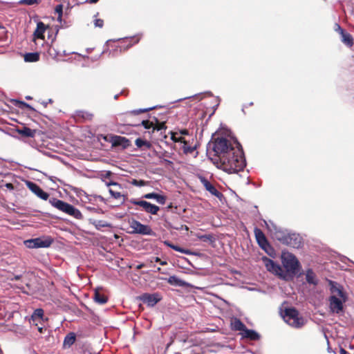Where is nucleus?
<instances>
[{
  "instance_id": "56",
  "label": "nucleus",
  "mask_w": 354,
  "mask_h": 354,
  "mask_svg": "<svg viewBox=\"0 0 354 354\" xmlns=\"http://www.w3.org/2000/svg\"><path fill=\"white\" fill-rule=\"evenodd\" d=\"M161 265H166L167 263L165 261H160Z\"/></svg>"
},
{
  "instance_id": "5",
  "label": "nucleus",
  "mask_w": 354,
  "mask_h": 354,
  "mask_svg": "<svg viewBox=\"0 0 354 354\" xmlns=\"http://www.w3.org/2000/svg\"><path fill=\"white\" fill-rule=\"evenodd\" d=\"M49 203L54 207L70 216H73L75 218L81 219L82 218V214L81 212L69 203H67L63 201L59 200L55 198H50L49 200Z\"/></svg>"
},
{
  "instance_id": "15",
  "label": "nucleus",
  "mask_w": 354,
  "mask_h": 354,
  "mask_svg": "<svg viewBox=\"0 0 354 354\" xmlns=\"http://www.w3.org/2000/svg\"><path fill=\"white\" fill-rule=\"evenodd\" d=\"M201 181L206 190H207L210 194L212 195L220 197L222 194L221 192H219L216 188L209 182L205 178H201Z\"/></svg>"
},
{
  "instance_id": "62",
  "label": "nucleus",
  "mask_w": 354,
  "mask_h": 354,
  "mask_svg": "<svg viewBox=\"0 0 354 354\" xmlns=\"http://www.w3.org/2000/svg\"><path fill=\"white\" fill-rule=\"evenodd\" d=\"M0 354H3V353H2V351H1V349H0Z\"/></svg>"
},
{
  "instance_id": "60",
  "label": "nucleus",
  "mask_w": 354,
  "mask_h": 354,
  "mask_svg": "<svg viewBox=\"0 0 354 354\" xmlns=\"http://www.w3.org/2000/svg\"><path fill=\"white\" fill-rule=\"evenodd\" d=\"M131 46H132V44H129V45H128V46H127V48H129Z\"/></svg>"
},
{
  "instance_id": "6",
  "label": "nucleus",
  "mask_w": 354,
  "mask_h": 354,
  "mask_svg": "<svg viewBox=\"0 0 354 354\" xmlns=\"http://www.w3.org/2000/svg\"><path fill=\"white\" fill-rule=\"evenodd\" d=\"M282 263L288 272L295 273L299 268V263L297 259L289 252H284L281 255Z\"/></svg>"
},
{
  "instance_id": "20",
  "label": "nucleus",
  "mask_w": 354,
  "mask_h": 354,
  "mask_svg": "<svg viewBox=\"0 0 354 354\" xmlns=\"http://www.w3.org/2000/svg\"><path fill=\"white\" fill-rule=\"evenodd\" d=\"M143 198L147 199H155L157 203L164 205L166 202V196L156 193H148L143 196Z\"/></svg>"
},
{
  "instance_id": "16",
  "label": "nucleus",
  "mask_w": 354,
  "mask_h": 354,
  "mask_svg": "<svg viewBox=\"0 0 354 354\" xmlns=\"http://www.w3.org/2000/svg\"><path fill=\"white\" fill-rule=\"evenodd\" d=\"M254 234L257 243L260 245L261 248H265L266 246L268 245V241L263 234V232L258 228L254 229Z\"/></svg>"
},
{
  "instance_id": "14",
  "label": "nucleus",
  "mask_w": 354,
  "mask_h": 354,
  "mask_svg": "<svg viewBox=\"0 0 354 354\" xmlns=\"http://www.w3.org/2000/svg\"><path fill=\"white\" fill-rule=\"evenodd\" d=\"M46 30V26L43 22L39 21L37 23V28L33 32V41L35 43L36 45H37V39H44V32Z\"/></svg>"
},
{
  "instance_id": "28",
  "label": "nucleus",
  "mask_w": 354,
  "mask_h": 354,
  "mask_svg": "<svg viewBox=\"0 0 354 354\" xmlns=\"http://www.w3.org/2000/svg\"><path fill=\"white\" fill-rule=\"evenodd\" d=\"M232 326L234 330L241 331V333L246 328L245 324L239 319H234L232 322Z\"/></svg>"
},
{
  "instance_id": "30",
  "label": "nucleus",
  "mask_w": 354,
  "mask_h": 354,
  "mask_svg": "<svg viewBox=\"0 0 354 354\" xmlns=\"http://www.w3.org/2000/svg\"><path fill=\"white\" fill-rule=\"evenodd\" d=\"M135 144L138 148H143L146 149H149L151 148V145L149 142H147L142 138H137L135 141Z\"/></svg>"
},
{
  "instance_id": "17",
  "label": "nucleus",
  "mask_w": 354,
  "mask_h": 354,
  "mask_svg": "<svg viewBox=\"0 0 354 354\" xmlns=\"http://www.w3.org/2000/svg\"><path fill=\"white\" fill-rule=\"evenodd\" d=\"M286 244L293 248H299L301 245V238L298 234H288Z\"/></svg>"
},
{
  "instance_id": "1",
  "label": "nucleus",
  "mask_w": 354,
  "mask_h": 354,
  "mask_svg": "<svg viewBox=\"0 0 354 354\" xmlns=\"http://www.w3.org/2000/svg\"><path fill=\"white\" fill-rule=\"evenodd\" d=\"M234 143L237 147L235 151L231 155L223 156V158L217 162V167L229 174L238 173L245 167V160L241 145L238 142Z\"/></svg>"
},
{
  "instance_id": "36",
  "label": "nucleus",
  "mask_w": 354,
  "mask_h": 354,
  "mask_svg": "<svg viewBox=\"0 0 354 354\" xmlns=\"http://www.w3.org/2000/svg\"><path fill=\"white\" fill-rule=\"evenodd\" d=\"M153 109V107H150V108H147V109H140L133 110V111H130V113L132 115H138L140 113H145L148 111L152 110Z\"/></svg>"
},
{
  "instance_id": "32",
  "label": "nucleus",
  "mask_w": 354,
  "mask_h": 354,
  "mask_svg": "<svg viewBox=\"0 0 354 354\" xmlns=\"http://www.w3.org/2000/svg\"><path fill=\"white\" fill-rule=\"evenodd\" d=\"M183 150L185 153H192L195 150V147L188 146L186 141H183Z\"/></svg>"
},
{
  "instance_id": "40",
  "label": "nucleus",
  "mask_w": 354,
  "mask_h": 354,
  "mask_svg": "<svg viewBox=\"0 0 354 354\" xmlns=\"http://www.w3.org/2000/svg\"><path fill=\"white\" fill-rule=\"evenodd\" d=\"M109 193L111 195V196L115 199L120 198L122 196L120 192L114 191L111 189H109Z\"/></svg>"
},
{
  "instance_id": "57",
  "label": "nucleus",
  "mask_w": 354,
  "mask_h": 354,
  "mask_svg": "<svg viewBox=\"0 0 354 354\" xmlns=\"http://www.w3.org/2000/svg\"><path fill=\"white\" fill-rule=\"evenodd\" d=\"M156 262H158V261H160V259L158 257H156Z\"/></svg>"
},
{
  "instance_id": "47",
  "label": "nucleus",
  "mask_w": 354,
  "mask_h": 354,
  "mask_svg": "<svg viewBox=\"0 0 354 354\" xmlns=\"http://www.w3.org/2000/svg\"><path fill=\"white\" fill-rule=\"evenodd\" d=\"M165 244L171 248L174 246V245L171 244L169 241H165Z\"/></svg>"
},
{
  "instance_id": "61",
  "label": "nucleus",
  "mask_w": 354,
  "mask_h": 354,
  "mask_svg": "<svg viewBox=\"0 0 354 354\" xmlns=\"http://www.w3.org/2000/svg\"><path fill=\"white\" fill-rule=\"evenodd\" d=\"M48 102H49L50 103V102H52V100H51V99H50V100H48Z\"/></svg>"
},
{
  "instance_id": "25",
  "label": "nucleus",
  "mask_w": 354,
  "mask_h": 354,
  "mask_svg": "<svg viewBox=\"0 0 354 354\" xmlns=\"http://www.w3.org/2000/svg\"><path fill=\"white\" fill-rule=\"evenodd\" d=\"M93 299L99 304H104L108 300L107 297L104 294H102L98 290L95 291Z\"/></svg>"
},
{
  "instance_id": "29",
  "label": "nucleus",
  "mask_w": 354,
  "mask_h": 354,
  "mask_svg": "<svg viewBox=\"0 0 354 354\" xmlns=\"http://www.w3.org/2000/svg\"><path fill=\"white\" fill-rule=\"evenodd\" d=\"M39 54L38 53H28L24 55V60L26 62H34L38 61Z\"/></svg>"
},
{
  "instance_id": "18",
  "label": "nucleus",
  "mask_w": 354,
  "mask_h": 354,
  "mask_svg": "<svg viewBox=\"0 0 354 354\" xmlns=\"http://www.w3.org/2000/svg\"><path fill=\"white\" fill-rule=\"evenodd\" d=\"M111 142L113 146H122L124 148L129 146V140L124 137L115 136L111 138Z\"/></svg>"
},
{
  "instance_id": "22",
  "label": "nucleus",
  "mask_w": 354,
  "mask_h": 354,
  "mask_svg": "<svg viewBox=\"0 0 354 354\" xmlns=\"http://www.w3.org/2000/svg\"><path fill=\"white\" fill-rule=\"evenodd\" d=\"M241 335L243 337L251 340H257L260 337L259 335L255 330L248 329L247 328L241 333Z\"/></svg>"
},
{
  "instance_id": "3",
  "label": "nucleus",
  "mask_w": 354,
  "mask_h": 354,
  "mask_svg": "<svg viewBox=\"0 0 354 354\" xmlns=\"http://www.w3.org/2000/svg\"><path fill=\"white\" fill-rule=\"evenodd\" d=\"M235 142L237 141L232 138L228 139L223 137L215 139L213 143V151L217 158V162H218L221 158H223V156L231 155V153L235 151V149L237 148L234 143Z\"/></svg>"
},
{
  "instance_id": "43",
  "label": "nucleus",
  "mask_w": 354,
  "mask_h": 354,
  "mask_svg": "<svg viewBox=\"0 0 354 354\" xmlns=\"http://www.w3.org/2000/svg\"><path fill=\"white\" fill-rule=\"evenodd\" d=\"M334 30L335 32H338L340 35L344 33V30L342 27L338 24H335L334 26Z\"/></svg>"
},
{
  "instance_id": "10",
  "label": "nucleus",
  "mask_w": 354,
  "mask_h": 354,
  "mask_svg": "<svg viewBox=\"0 0 354 354\" xmlns=\"http://www.w3.org/2000/svg\"><path fill=\"white\" fill-rule=\"evenodd\" d=\"M262 261L268 271L281 277H283V270L279 264L275 263L272 259L266 257H262Z\"/></svg>"
},
{
  "instance_id": "12",
  "label": "nucleus",
  "mask_w": 354,
  "mask_h": 354,
  "mask_svg": "<svg viewBox=\"0 0 354 354\" xmlns=\"http://www.w3.org/2000/svg\"><path fill=\"white\" fill-rule=\"evenodd\" d=\"M26 185L28 189L34 193L37 196L43 200H47L49 197V194L44 192L39 185L36 183L30 181L26 182Z\"/></svg>"
},
{
  "instance_id": "51",
  "label": "nucleus",
  "mask_w": 354,
  "mask_h": 354,
  "mask_svg": "<svg viewBox=\"0 0 354 354\" xmlns=\"http://www.w3.org/2000/svg\"><path fill=\"white\" fill-rule=\"evenodd\" d=\"M21 275H15L13 279L19 280L21 278Z\"/></svg>"
},
{
  "instance_id": "13",
  "label": "nucleus",
  "mask_w": 354,
  "mask_h": 354,
  "mask_svg": "<svg viewBox=\"0 0 354 354\" xmlns=\"http://www.w3.org/2000/svg\"><path fill=\"white\" fill-rule=\"evenodd\" d=\"M140 300L149 306H153L160 300V297L158 294L145 293L140 296Z\"/></svg>"
},
{
  "instance_id": "58",
  "label": "nucleus",
  "mask_w": 354,
  "mask_h": 354,
  "mask_svg": "<svg viewBox=\"0 0 354 354\" xmlns=\"http://www.w3.org/2000/svg\"><path fill=\"white\" fill-rule=\"evenodd\" d=\"M142 267V265H139V266H138V267H137V268H138V269H140V268H141Z\"/></svg>"
},
{
  "instance_id": "26",
  "label": "nucleus",
  "mask_w": 354,
  "mask_h": 354,
  "mask_svg": "<svg viewBox=\"0 0 354 354\" xmlns=\"http://www.w3.org/2000/svg\"><path fill=\"white\" fill-rule=\"evenodd\" d=\"M341 41L346 44V46L351 47L353 45V39L351 34L344 32L343 34L341 35Z\"/></svg>"
},
{
  "instance_id": "53",
  "label": "nucleus",
  "mask_w": 354,
  "mask_h": 354,
  "mask_svg": "<svg viewBox=\"0 0 354 354\" xmlns=\"http://www.w3.org/2000/svg\"><path fill=\"white\" fill-rule=\"evenodd\" d=\"M99 0H88V1L89 3H95L98 1Z\"/></svg>"
},
{
  "instance_id": "27",
  "label": "nucleus",
  "mask_w": 354,
  "mask_h": 354,
  "mask_svg": "<svg viewBox=\"0 0 354 354\" xmlns=\"http://www.w3.org/2000/svg\"><path fill=\"white\" fill-rule=\"evenodd\" d=\"M17 131L20 135H22L26 137H30V138L34 137L35 135V132H36L35 130L31 129L26 127H24L22 129H18Z\"/></svg>"
},
{
  "instance_id": "9",
  "label": "nucleus",
  "mask_w": 354,
  "mask_h": 354,
  "mask_svg": "<svg viewBox=\"0 0 354 354\" xmlns=\"http://www.w3.org/2000/svg\"><path fill=\"white\" fill-rule=\"evenodd\" d=\"M264 223L268 230L276 239L280 241L284 244L286 243L288 234L278 228L272 221L267 222L264 221Z\"/></svg>"
},
{
  "instance_id": "39",
  "label": "nucleus",
  "mask_w": 354,
  "mask_h": 354,
  "mask_svg": "<svg viewBox=\"0 0 354 354\" xmlns=\"http://www.w3.org/2000/svg\"><path fill=\"white\" fill-rule=\"evenodd\" d=\"M171 140L175 142H183L185 141L184 138L181 136H177L176 133H172Z\"/></svg>"
},
{
  "instance_id": "11",
  "label": "nucleus",
  "mask_w": 354,
  "mask_h": 354,
  "mask_svg": "<svg viewBox=\"0 0 354 354\" xmlns=\"http://www.w3.org/2000/svg\"><path fill=\"white\" fill-rule=\"evenodd\" d=\"M130 202L136 205H139L142 208V210L151 214H157L160 208L158 206L151 204L146 201H138L136 199H131Z\"/></svg>"
},
{
  "instance_id": "4",
  "label": "nucleus",
  "mask_w": 354,
  "mask_h": 354,
  "mask_svg": "<svg viewBox=\"0 0 354 354\" xmlns=\"http://www.w3.org/2000/svg\"><path fill=\"white\" fill-rule=\"evenodd\" d=\"M281 315L283 320L292 327L299 328L306 324L305 319L294 308H286L281 312Z\"/></svg>"
},
{
  "instance_id": "48",
  "label": "nucleus",
  "mask_w": 354,
  "mask_h": 354,
  "mask_svg": "<svg viewBox=\"0 0 354 354\" xmlns=\"http://www.w3.org/2000/svg\"><path fill=\"white\" fill-rule=\"evenodd\" d=\"M165 244L171 248L174 246V245L171 244L169 241H165Z\"/></svg>"
},
{
  "instance_id": "7",
  "label": "nucleus",
  "mask_w": 354,
  "mask_h": 354,
  "mask_svg": "<svg viewBox=\"0 0 354 354\" xmlns=\"http://www.w3.org/2000/svg\"><path fill=\"white\" fill-rule=\"evenodd\" d=\"M129 227L131 229V234H139L142 235H151L153 231L150 226L142 224L136 220H131L129 221Z\"/></svg>"
},
{
  "instance_id": "44",
  "label": "nucleus",
  "mask_w": 354,
  "mask_h": 354,
  "mask_svg": "<svg viewBox=\"0 0 354 354\" xmlns=\"http://www.w3.org/2000/svg\"><path fill=\"white\" fill-rule=\"evenodd\" d=\"M106 185L107 186H111V185H113V186H115V187H120V184H118V183H115V182H109V183H106Z\"/></svg>"
},
{
  "instance_id": "8",
  "label": "nucleus",
  "mask_w": 354,
  "mask_h": 354,
  "mask_svg": "<svg viewBox=\"0 0 354 354\" xmlns=\"http://www.w3.org/2000/svg\"><path fill=\"white\" fill-rule=\"evenodd\" d=\"M52 243L53 239L50 237L36 238L24 241L26 246L28 248H48Z\"/></svg>"
},
{
  "instance_id": "54",
  "label": "nucleus",
  "mask_w": 354,
  "mask_h": 354,
  "mask_svg": "<svg viewBox=\"0 0 354 354\" xmlns=\"http://www.w3.org/2000/svg\"><path fill=\"white\" fill-rule=\"evenodd\" d=\"M180 133L183 134V135H187L188 133V132L187 130H183L180 131Z\"/></svg>"
},
{
  "instance_id": "31",
  "label": "nucleus",
  "mask_w": 354,
  "mask_h": 354,
  "mask_svg": "<svg viewBox=\"0 0 354 354\" xmlns=\"http://www.w3.org/2000/svg\"><path fill=\"white\" fill-rule=\"evenodd\" d=\"M75 341V335L74 333H71L67 335L64 340V346L70 347L71 345L74 344Z\"/></svg>"
},
{
  "instance_id": "55",
  "label": "nucleus",
  "mask_w": 354,
  "mask_h": 354,
  "mask_svg": "<svg viewBox=\"0 0 354 354\" xmlns=\"http://www.w3.org/2000/svg\"><path fill=\"white\" fill-rule=\"evenodd\" d=\"M38 330H39L40 333H42V331H43V328H42V327H38Z\"/></svg>"
},
{
  "instance_id": "50",
  "label": "nucleus",
  "mask_w": 354,
  "mask_h": 354,
  "mask_svg": "<svg viewBox=\"0 0 354 354\" xmlns=\"http://www.w3.org/2000/svg\"><path fill=\"white\" fill-rule=\"evenodd\" d=\"M163 127H165V124L163 123H162L159 127H153V129H157L158 130H160L162 128H163Z\"/></svg>"
},
{
  "instance_id": "23",
  "label": "nucleus",
  "mask_w": 354,
  "mask_h": 354,
  "mask_svg": "<svg viewBox=\"0 0 354 354\" xmlns=\"http://www.w3.org/2000/svg\"><path fill=\"white\" fill-rule=\"evenodd\" d=\"M306 279L309 284L315 286L318 283V279L312 269L307 270L306 273Z\"/></svg>"
},
{
  "instance_id": "33",
  "label": "nucleus",
  "mask_w": 354,
  "mask_h": 354,
  "mask_svg": "<svg viewBox=\"0 0 354 354\" xmlns=\"http://www.w3.org/2000/svg\"><path fill=\"white\" fill-rule=\"evenodd\" d=\"M80 117H82L84 120H91L93 118V114L86 111H80L78 113Z\"/></svg>"
},
{
  "instance_id": "46",
  "label": "nucleus",
  "mask_w": 354,
  "mask_h": 354,
  "mask_svg": "<svg viewBox=\"0 0 354 354\" xmlns=\"http://www.w3.org/2000/svg\"><path fill=\"white\" fill-rule=\"evenodd\" d=\"M6 187L8 189H13V188H14V186H13V185H12V183H7V184L6 185Z\"/></svg>"
},
{
  "instance_id": "2",
  "label": "nucleus",
  "mask_w": 354,
  "mask_h": 354,
  "mask_svg": "<svg viewBox=\"0 0 354 354\" xmlns=\"http://www.w3.org/2000/svg\"><path fill=\"white\" fill-rule=\"evenodd\" d=\"M330 296L329 297V308L332 313L340 314L344 310V304L348 296L343 287L335 281H329Z\"/></svg>"
},
{
  "instance_id": "19",
  "label": "nucleus",
  "mask_w": 354,
  "mask_h": 354,
  "mask_svg": "<svg viewBox=\"0 0 354 354\" xmlns=\"http://www.w3.org/2000/svg\"><path fill=\"white\" fill-rule=\"evenodd\" d=\"M43 316L44 310L41 308H37L35 310L30 319V324L37 326L38 322H40V321L43 319Z\"/></svg>"
},
{
  "instance_id": "52",
  "label": "nucleus",
  "mask_w": 354,
  "mask_h": 354,
  "mask_svg": "<svg viewBox=\"0 0 354 354\" xmlns=\"http://www.w3.org/2000/svg\"><path fill=\"white\" fill-rule=\"evenodd\" d=\"M164 162L167 164V165H171L172 164V162L170 161V160H164Z\"/></svg>"
},
{
  "instance_id": "34",
  "label": "nucleus",
  "mask_w": 354,
  "mask_h": 354,
  "mask_svg": "<svg viewBox=\"0 0 354 354\" xmlns=\"http://www.w3.org/2000/svg\"><path fill=\"white\" fill-rule=\"evenodd\" d=\"M131 183L133 185H135V186H137V187H143V186H145L147 185V181H145L143 180H136V179H133L132 181L131 182Z\"/></svg>"
},
{
  "instance_id": "37",
  "label": "nucleus",
  "mask_w": 354,
  "mask_h": 354,
  "mask_svg": "<svg viewBox=\"0 0 354 354\" xmlns=\"http://www.w3.org/2000/svg\"><path fill=\"white\" fill-rule=\"evenodd\" d=\"M63 6L62 4L57 5L55 11L58 14V20L61 21L62 16Z\"/></svg>"
},
{
  "instance_id": "42",
  "label": "nucleus",
  "mask_w": 354,
  "mask_h": 354,
  "mask_svg": "<svg viewBox=\"0 0 354 354\" xmlns=\"http://www.w3.org/2000/svg\"><path fill=\"white\" fill-rule=\"evenodd\" d=\"M94 25L97 28H102L104 25V21L101 19H95L94 20Z\"/></svg>"
},
{
  "instance_id": "24",
  "label": "nucleus",
  "mask_w": 354,
  "mask_h": 354,
  "mask_svg": "<svg viewBox=\"0 0 354 354\" xmlns=\"http://www.w3.org/2000/svg\"><path fill=\"white\" fill-rule=\"evenodd\" d=\"M167 282L171 285L178 286L180 287L187 286L188 285L187 282L174 275L169 277L167 279Z\"/></svg>"
},
{
  "instance_id": "41",
  "label": "nucleus",
  "mask_w": 354,
  "mask_h": 354,
  "mask_svg": "<svg viewBox=\"0 0 354 354\" xmlns=\"http://www.w3.org/2000/svg\"><path fill=\"white\" fill-rule=\"evenodd\" d=\"M142 124L147 129H149L151 127H153V122H150L149 120H143L142 122Z\"/></svg>"
},
{
  "instance_id": "35",
  "label": "nucleus",
  "mask_w": 354,
  "mask_h": 354,
  "mask_svg": "<svg viewBox=\"0 0 354 354\" xmlns=\"http://www.w3.org/2000/svg\"><path fill=\"white\" fill-rule=\"evenodd\" d=\"M40 2V0H20L19 1V4H24L31 6L33 4H37Z\"/></svg>"
},
{
  "instance_id": "38",
  "label": "nucleus",
  "mask_w": 354,
  "mask_h": 354,
  "mask_svg": "<svg viewBox=\"0 0 354 354\" xmlns=\"http://www.w3.org/2000/svg\"><path fill=\"white\" fill-rule=\"evenodd\" d=\"M172 249L174 250L175 251H178V252H180L183 254H191V252L188 250H185L184 248H182L178 245H175L174 247H172Z\"/></svg>"
},
{
  "instance_id": "49",
  "label": "nucleus",
  "mask_w": 354,
  "mask_h": 354,
  "mask_svg": "<svg viewBox=\"0 0 354 354\" xmlns=\"http://www.w3.org/2000/svg\"><path fill=\"white\" fill-rule=\"evenodd\" d=\"M339 353L340 354H348V352L343 348H340Z\"/></svg>"
},
{
  "instance_id": "59",
  "label": "nucleus",
  "mask_w": 354,
  "mask_h": 354,
  "mask_svg": "<svg viewBox=\"0 0 354 354\" xmlns=\"http://www.w3.org/2000/svg\"><path fill=\"white\" fill-rule=\"evenodd\" d=\"M47 104H48V102H44V105L45 106H47Z\"/></svg>"
},
{
  "instance_id": "21",
  "label": "nucleus",
  "mask_w": 354,
  "mask_h": 354,
  "mask_svg": "<svg viewBox=\"0 0 354 354\" xmlns=\"http://www.w3.org/2000/svg\"><path fill=\"white\" fill-rule=\"evenodd\" d=\"M88 222L90 224H92L93 225H94L95 227L98 230H101L102 227H111V224H110L109 223H108L106 221H102V220H95L93 218H89Z\"/></svg>"
},
{
  "instance_id": "45",
  "label": "nucleus",
  "mask_w": 354,
  "mask_h": 354,
  "mask_svg": "<svg viewBox=\"0 0 354 354\" xmlns=\"http://www.w3.org/2000/svg\"><path fill=\"white\" fill-rule=\"evenodd\" d=\"M130 40H131V41H133V44H136L138 42L139 38L133 37L130 38Z\"/></svg>"
}]
</instances>
